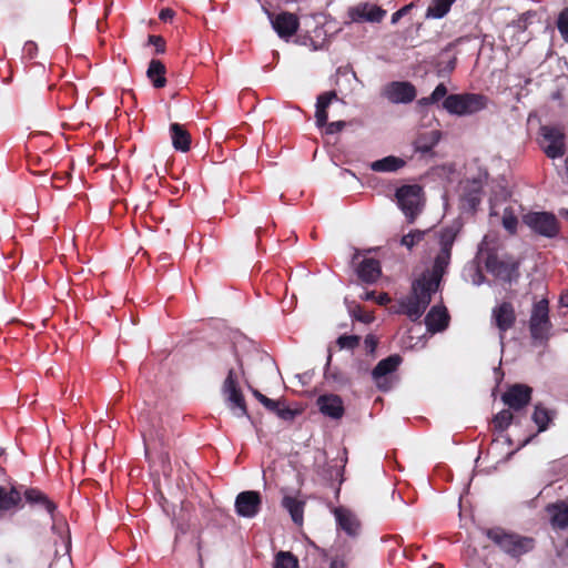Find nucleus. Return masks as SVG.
Masks as SVG:
<instances>
[{"instance_id": "nucleus-43", "label": "nucleus", "mask_w": 568, "mask_h": 568, "mask_svg": "<svg viewBox=\"0 0 568 568\" xmlns=\"http://www.w3.org/2000/svg\"><path fill=\"white\" fill-rule=\"evenodd\" d=\"M432 141L430 142H424L422 138H419L416 141V149L422 153H428L432 151V149L435 146V144L438 142L439 133L437 131H433L432 133Z\"/></svg>"}, {"instance_id": "nucleus-19", "label": "nucleus", "mask_w": 568, "mask_h": 568, "mask_svg": "<svg viewBox=\"0 0 568 568\" xmlns=\"http://www.w3.org/2000/svg\"><path fill=\"white\" fill-rule=\"evenodd\" d=\"M317 406L323 415L331 417L333 419H339L344 415L343 400L338 395H321L317 398Z\"/></svg>"}, {"instance_id": "nucleus-8", "label": "nucleus", "mask_w": 568, "mask_h": 568, "mask_svg": "<svg viewBox=\"0 0 568 568\" xmlns=\"http://www.w3.org/2000/svg\"><path fill=\"white\" fill-rule=\"evenodd\" d=\"M523 222L537 235L555 239L560 232V222L551 212H529L523 216Z\"/></svg>"}, {"instance_id": "nucleus-44", "label": "nucleus", "mask_w": 568, "mask_h": 568, "mask_svg": "<svg viewBox=\"0 0 568 568\" xmlns=\"http://www.w3.org/2000/svg\"><path fill=\"white\" fill-rule=\"evenodd\" d=\"M416 7V1H412L408 4L402 7L399 10L392 14L390 22L396 24L403 17L408 14Z\"/></svg>"}, {"instance_id": "nucleus-6", "label": "nucleus", "mask_w": 568, "mask_h": 568, "mask_svg": "<svg viewBox=\"0 0 568 568\" xmlns=\"http://www.w3.org/2000/svg\"><path fill=\"white\" fill-rule=\"evenodd\" d=\"M538 143L545 155L551 160L561 159L568 152L566 134L557 125H541Z\"/></svg>"}, {"instance_id": "nucleus-1", "label": "nucleus", "mask_w": 568, "mask_h": 568, "mask_svg": "<svg viewBox=\"0 0 568 568\" xmlns=\"http://www.w3.org/2000/svg\"><path fill=\"white\" fill-rule=\"evenodd\" d=\"M479 255L484 260L488 273L504 283L510 284L519 277V261L508 253L499 254L496 247H490L486 240L479 246Z\"/></svg>"}, {"instance_id": "nucleus-58", "label": "nucleus", "mask_w": 568, "mask_h": 568, "mask_svg": "<svg viewBox=\"0 0 568 568\" xmlns=\"http://www.w3.org/2000/svg\"><path fill=\"white\" fill-rule=\"evenodd\" d=\"M418 104L426 106V105H429V104H434V101H430L429 97H425V98H422V99L418 100Z\"/></svg>"}, {"instance_id": "nucleus-40", "label": "nucleus", "mask_w": 568, "mask_h": 568, "mask_svg": "<svg viewBox=\"0 0 568 568\" xmlns=\"http://www.w3.org/2000/svg\"><path fill=\"white\" fill-rule=\"evenodd\" d=\"M281 465H276L275 462L272 463V465H270L264 471H263V476H264V480L265 483H273L275 484L276 486L280 484L281 481Z\"/></svg>"}, {"instance_id": "nucleus-51", "label": "nucleus", "mask_w": 568, "mask_h": 568, "mask_svg": "<svg viewBox=\"0 0 568 568\" xmlns=\"http://www.w3.org/2000/svg\"><path fill=\"white\" fill-rule=\"evenodd\" d=\"M535 16V12L532 11H527L525 13H523L519 18H518V21H517V24L519 28L521 29H526L527 28V23H528V20Z\"/></svg>"}, {"instance_id": "nucleus-62", "label": "nucleus", "mask_w": 568, "mask_h": 568, "mask_svg": "<svg viewBox=\"0 0 568 568\" xmlns=\"http://www.w3.org/2000/svg\"><path fill=\"white\" fill-rule=\"evenodd\" d=\"M535 436H536V435H532V436H529L528 438H526V439L523 442L521 447H523V446H526L528 443H530V442H531V439H532Z\"/></svg>"}, {"instance_id": "nucleus-5", "label": "nucleus", "mask_w": 568, "mask_h": 568, "mask_svg": "<svg viewBox=\"0 0 568 568\" xmlns=\"http://www.w3.org/2000/svg\"><path fill=\"white\" fill-rule=\"evenodd\" d=\"M532 342L547 343L551 336L552 323L549 316V301L541 298L532 304L528 323Z\"/></svg>"}, {"instance_id": "nucleus-11", "label": "nucleus", "mask_w": 568, "mask_h": 568, "mask_svg": "<svg viewBox=\"0 0 568 568\" xmlns=\"http://www.w3.org/2000/svg\"><path fill=\"white\" fill-rule=\"evenodd\" d=\"M484 183L485 181L480 175L460 182V202L463 209L473 212L477 210L484 194Z\"/></svg>"}, {"instance_id": "nucleus-18", "label": "nucleus", "mask_w": 568, "mask_h": 568, "mask_svg": "<svg viewBox=\"0 0 568 568\" xmlns=\"http://www.w3.org/2000/svg\"><path fill=\"white\" fill-rule=\"evenodd\" d=\"M450 256L452 251L440 248L439 253L435 257L433 268L424 272L419 277H425L426 282H428L433 287L438 288L442 277L450 262Z\"/></svg>"}, {"instance_id": "nucleus-41", "label": "nucleus", "mask_w": 568, "mask_h": 568, "mask_svg": "<svg viewBox=\"0 0 568 568\" xmlns=\"http://www.w3.org/2000/svg\"><path fill=\"white\" fill-rule=\"evenodd\" d=\"M557 28L565 40L568 43V7H566L558 16Z\"/></svg>"}, {"instance_id": "nucleus-2", "label": "nucleus", "mask_w": 568, "mask_h": 568, "mask_svg": "<svg viewBox=\"0 0 568 568\" xmlns=\"http://www.w3.org/2000/svg\"><path fill=\"white\" fill-rule=\"evenodd\" d=\"M438 288L433 287L425 277H418L412 283L408 296L398 303L397 313L405 314L413 322L418 321L432 302V295Z\"/></svg>"}, {"instance_id": "nucleus-59", "label": "nucleus", "mask_w": 568, "mask_h": 568, "mask_svg": "<svg viewBox=\"0 0 568 568\" xmlns=\"http://www.w3.org/2000/svg\"><path fill=\"white\" fill-rule=\"evenodd\" d=\"M564 158H565V160H564L562 171L568 176V152H567L566 156H564Z\"/></svg>"}, {"instance_id": "nucleus-17", "label": "nucleus", "mask_w": 568, "mask_h": 568, "mask_svg": "<svg viewBox=\"0 0 568 568\" xmlns=\"http://www.w3.org/2000/svg\"><path fill=\"white\" fill-rule=\"evenodd\" d=\"M263 12L270 20L274 31L281 39H284V11L282 9V0H257Z\"/></svg>"}, {"instance_id": "nucleus-29", "label": "nucleus", "mask_w": 568, "mask_h": 568, "mask_svg": "<svg viewBox=\"0 0 568 568\" xmlns=\"http://www.w3.org/2000/svg\"><path fill=\"white\" fill-rule=\"evenodd\" d=\"M406 162L397 156L388 155L372 162L371 169L375 172H396L404 168Z\"/></svg>"}, {"instance_id": "nucleus-14", "label": "nucleus", "mask_w": 568, "mask_h": 568, "mask_svg": "<svg viewBox=\"0 0 568 568\" xmlns=\"http://www.w3.org/2000/svg\"><path fill=\"white\" fill-rule=\"evenodd\" d=\"M532 388L525 384H514L501 395L503 403L509 409L518 412L531 400Z\"/></svg>"}, {"instance_id": "nucleus-33", "label": "nucleus", "mask_w": 568, "mask_h": 568, "mask_svg": "<svg viewBox=\"0 0 568 568\" xmlns=\"http://www.w3.org/2000/svg\"><path fill=\"white\" fill-rule=\"evenodd\" d=\"M531 419L537 425L538 433H542L548 428V426L551 422L550 412L546 407H544L541 404H537L535 406V410L532 413Z\"/></svg>"}, {"instance_id": "nucleus-45", "label": "nucleus", "mask_w": 568, "mask_h": 568, "mask_svg": "<svg viewBox=\"0 0 568 568\" xmlns=\"http://www.w3.org/2000/svg\"><path fill=\"white\" fill-rule=\"evenodd\" d=\"M518 220L513 214H504L503 216V226L510 233L515 234L517 231Z\"/></svg>"}, {"instance_id": "nucleus-25", "label": "nucleus", "mask_w": 568, "mask_h": 568, "mask_svg": "<svg viewBox=\"0 0 568 568\" xmlns=\"http://www.w3.org/2000/svg\"><path fill=\"white\" fill-rule=\"evenodd\" d=\"M170 132H171L172 145L175 150L181 151V152H186L190 150L191 135L184 129L183 125H181L179 123H172L170 125Z\"/></svg>"}, {"instance_id": "nucleus-50", "label": "nucleus", "mask_w": 568, "mask_h": 568, "mask_svg": "<svg viewBox=\"0 0 568 568\" xmlns=\"http://www.w3.org/2000/svg\"><path fill=\"white\" fill-rule=\"evenodd\" d=\"M329 478H336L338 480V485H341L344 480L343 478V468L334 465L328 468Z\"/></svg>"}, {"instance_id": "nucleus-28", "label": "nucleus", "mask_w": 568, "mask_h": 568, "mask_svg": "<svg viewBox=\"0 0 568 568\" xmlns=\"http://www.w3.org/2000/svg\"><path fill=\"white\" fill-rule=\"evenodd\" d=\"M21 503V493L11 487L9 490L0 486V511H9L18 507Z\"/></svg>"}, {"instance_id": "nucleus-63", "label": "nucleus", "mask_w": 568, "mask_h": 568, "mask_svg": "<svg viewBox=\"0 0 568 568\" xmlns=\"http://www.w3.org/2000/svg\"><path fill=\"white\" fill-rule=\"evenodd\" d=\"M261 359L264 361L265 365H267V366H270L272 364L271 359L267 356H262Z\"/></svg>"}, {"instance_id": "nucleus-35", "label": "nucleus", "mask_w": 568, "mask_h": 568, "mask_svg": "<svg viewBox=\"0 0 568 568\" xmlns=\"http://www.w3.org/2000/svg\"><path fill=\"white\" fill-rule=\"evenodd\" d=\"M253 394L265 406V408L272 413H275L280 418H284V407L281 406L278 400H273L258 390H254Z\"/></svg>"}, {"instance_id": "nucleus-56", "label": "nucleus", "mask_w": 568, "mask_h": 568, "mask_svg": "<svg viewBox=\"0 0 568 568\" xmlns=\"http://www.w3.org/2000/svg\"><path fill=\"white\" fill-rule=\"evenodd\" d=\"M296 377L300 379L302 385H307V384H310V382L312 379V374L304 373V374H301V375H296Z\"/></svg>"}, {"instance_id": "nucleus-36", "label": "nucleus", "mask_w": 568, "mask_h": 568, "mask_svg": "<svg viewBox=\"0 0 568 568\" xmlns=\"http://www.w3.org/2000/svg\"><path fill=\"white\" fill-rule=\"evenodd\" d=\"M425 233V231L413 230L402 237L400 244L408 250H412L415 245L424 240Z\"/></svg>"}, {"instance_id": "nucleus-23", "label": "nucleus", "mask_w": 568, "mask_h": 568, "mask_svg": "<svg viewBox=\"0 0 568 568\" xmlns=\"http://www.w3.org/2000/svg\"><path fill=\"white\" fill-rule=\"evenodd\" d=\"M547 511L551 515V525L554 528L566 529L568 527V504L559 500L547 506Z\"/></svg>"}, {"instance_id": "nucleus-22", "label": "nucleus", "mask_w": 568, "mask_h": 568, "mask_svg": "<svg viewBox=\"0 0 568 568\" xmlns=\"http://www.w3.org/2000/svg\"><path fill=\"white\" fill-rule=\"evenodd\" d=\"M357 275L365 283H374L382 274L381 263L373 257L364 258L357 266Z\"/></svg>"}, {"instance_id": "nucleus-54", "label": "nucleus", "mask_w": 568, "mask_h": 568, "mask_svg": "<svg viewBox=\"0 0 568 568\" xmlns=\"http://www.w3.org/2000/svg\"><path fill=\"white\" fill-rule=\"evenodd\" d=\"M274 568H284V551L280 550L275 556Z\"/></svg>"}, {"instance_id": "nucleus-10", "label": "nucleus", "mask_w": 568, "mask_h": 568, "mask_svg": "<svg viewBox=\"0 0 568 568\" xmlns=\"http://www.w3.org/2000/svg\"><path fill=\"white\" fill-rule=\"evenodd\" d=\"M402 361L400 355L394 354L377 363L372 371V377L378 389L387 392L392 388V374L397 371Z\"/></svg>"}, {"instance_id": "nucleus-31", "label": "nucleus", "mask_w": 568, "mask_h": 568, "mask_svg": "<svg viewBox=\"0 0 568 568\" xmlns=\"http://www.w3.org/2000/svg\"><path fill=\"white\" fill-rule=\"evenodd\" d=\"M456 0H432L426 13L425 19H442L450 10Z\"/></svg>"}, {"instance_id": "nucleus-21", "label": "nucleus", "mask_w": 568, "mask_h": 568, "mask_svg": "<svg viewBox=\"0 0 568 568\" xmlns=\"http://www.w3.org/2000/svg\"><path fill=\"white\" fill-rule=\"evenodd\" d=\"M338 527L348 536L355 537L359 532L361 524L356 516L348 509L339 507L335 509Z\"/></svg>"}, {"instance_id": "nucleus-60", "label": "nucleus", "mask_w": 568, "mask_h": 568, "mask_svg": "<svg viewBox=\"0 0 568 568\" xmlns=\"http://www.w3.org/2000/svg\"><path fill=\"white\" fill-rule=\"evenodd\" d=\"M364 300H376L375 292H367Z\"/></svg>"}, {"instance_id": "nucleus-37", "label": "nucleus", "mask_w": 568, "mask_h": 568, "mask_svg": "<svg viewBox=\"0 0 568 568\" xmlns=\"http://www.w3.org/2000/svg\"><path fill=\"white\" fill-rule=\"evenodd\" d=\"M457 236V231L454 227H446L442 230L439 236V245L440 248H446V251H452L454 242Z\"/></svg>"}, {"instance_id": "nucleus-49", "label": "nucleus", "mask_w": 568, "mask_h": 568, "mask_svg": "<svg viewBox=\"0 0 568 568\" xmlns=\"http://www.w3.org/2000/svg\"><path fill=\"white\" fill-rule=\"evenodd\" d=\"M324 126H326L327 134H334V133L341 132L344 129L345 122L344 121H334L331 123L327 122Z\"/></svg>"}, {"instance_id": "nucleus-15", "label": "nucleus", "mask_w": 568, "mask_h": 568, "mask_svg": "<svg viewBox=\"0 0 568 568\" xmlns=\"http://www.w3.org/2000/svg\"><path fill=\"white\" fill-rule=\"evenodd\" d=\"M491 318L499 331L500 338L503 339L505 333L516 323L517 316L514 305L510 302H501L493 308Z\"/></svg>"}, {"instance_id": "nucleus-57", "label": "nucleus", "mask_w": 568, "mask_h": 568, "mask_svg": "<svg viewBox=\"0 0 568 568\" xmlns=\"http://www.w3.org/2000/svg\"><path fill=\"white\" fill-rule=\"evenodd\" d=\"M329 568H345V562L341 559H333Z\"/></svg>"}, {"instance_id": "nucleus-16", "label": "nucleus", "mask_w": 568, "mask_h": 568, "mask_svg": "<svg viewBox=\"0 0 568 568\" xmlns=\"http://www.w3.org/2000/svg\"><path fill=\"white\" fill-rule=\"evenodd\" d=\"M261 507V497L257 491L246 490L236 496L235 510L241 517L253 518Z\"/></svg>"}, {"instance_id": "nucleus-55", "label": "nucleus", "mask_w": 568, "mask_h": 568, "mask_svg": "<svg viewBox=\"0 0 568 568\" xmlns=\"http://www.w3.org/2000/svg\"><path fill=\"white\" fill-rule=\"evenodd\" d=\"M375 301H376V302H377V304H379V305H386L387 303H389V302H390V297H389V295H388L387 293H381V294L376 297V300H375Z\"/></svg>"}, {"instance_id": "nucleus-48", "label": "nucleus", "mask_w": 568, "mask_h": 568, "mask_svg": "<svg viewBox=\"0 0 568 568\" xmlns=\"http://www.w3.org/2000/svg\"><path fill=\"white\" fill-rule=\"evenodd\" d=\"M378 339L376 336L368 334L364 339V346L368 354H373L377 347Z\"/></svg>"}, {"instance_id": "nucleus-47", "label": "nucleus", "mask_w": 568, "mask_h": 568, "mask_svg": "<svg viewBox=\"0 0 568 568\" xmlns=\"http://www.w3.org/2000/svg\"><path fill=\"white\" fill-rule=\"evenodd\" d=\"M149 43L155 45L156 53H163L165 51L164 39L160 36H149Z\"/></svg>"}, {"instance_id": "nucleus-26", "label": "nucleus", "mask_w": 568, "mask_h": 568, "mask_svg": "<svg viewBox=\"0 0 568 568\" xmlns=\"http://www.w3.org/2000/svg\"><path fill=\"white\" fill-rule=\"evenodd\" d=\"M457 58L452 54V44L444 48L438 54L435 68L438 75H447L456 68Z\"/></svg>"}, {"instance_id": "nucleus-12", "label": "nucleus", "mask_w": 568, "mask_h": 568, "mask_svg": "<svg viewBox=\"0 0 568 568\" xmlns=\"http://www.w3.org/2000/svg\"><path fill=\"white\" fill-rule=\"evenodd\" d=\"M383 95L392 103L406 104L415 100L417 91L408 81H393L384 88Z\"/></svg>"}, {"instance_id": "nucleus-13", "label": "nucleus", "mask_w": 568, "mask_h": 568, "mask_svg": "<svg viewBox=\"0 0 568 568\" xmlns=\"http://www.w3.org/2000/svg\"><path fill=\"white\" fill-rule=\"evenodd\" d=\"M386 10L377 4L368 2H361L356 6L349 7L347 16L352 22H381L385 16Z\"/></svg>"}, {"instance_id": "nucleus-4", "label": "nucleus", "mask_w": 568, "mask_h": 568, "mask_svg": "<svg viewBox=\"0 0 568 568\" xmlns=\"http://www.w3.org/2000/svg\"><path fill=\"white\" fill-rule=\"evenodd\" d=\"M488 99L480 93H454L446 97L443 108L450 114L464 116L487 108Z\"/></svg>"}, {"instance_id": "nucleus-20", "label": "nucleus", "mask_w": 568, "mask_h": 568, "mask_svg": "<svg viewBox=\"0 0 568 568\" xmlns=\"http://www.w3.org/2000/svg\"><path fill=\"white\" fill-rule=\"evenodd\" d=\"M449 314L444 306H433L425 317V325L429 332H442L448 326Z\"/></svg>"}, {"instance_id": "nucleus-34", "label": "nucleus", "mask_w": 568, "mask_h": 568, "mask_svg": "<svg viewBox=\"0 0 568 568\" xmlns=\"http://www.w3.org/2000/svg\"><path fill=\"white\" fill-rule=\"evenodd\" d=\"M513 420L511 409H503L494 416L493 427L496 432L503 433L511 425Z\"/></svg>"}, {"instance_id": "nucleus-38", "label": "nucleus", "mask_w": 568, "mask_h": 568, "mask_svg": "<svg viewBox=\"0 0 568 568\" xmlns=\"http://www.w3.org/2000/svg\"><path fill=\"white\" fill-rule=\"evenodd\" d=\"M349 313H351V316L357 321V322H361V323H364V324H369L374 321V315L372 312H368L366 311L363 306L361 305H354L351 310H349Z\"/></svg>"}, {"instance_id": "nucleus-7", "label": "nucleus", "mask_w": 568, "mask_h": 568, "mask_svg": "<svg viewBox=\"0 0 568 568\" xmlns=\"http://www.w3.org/2000/svg\"><path fill=\"white\" fill-rule=\"evenodd\" d=\"M396 199L399 209L405 214L409 224L414 223L422 212L423 189L417 184L403 185L396 190Z\"/></svg>"}, {"instance_id": "nucleus-3", "label": "nucleus", "mask_w": 568, "mask_h": 568, "mask_svg": "<svg viewBox=\"0 0 568 568\" xmlns=\"http://www.w3.org/2000/svg\"><path fill=\"white\" fill-rule=\"evenodd\" d=\"M485 535L505 554L518 558L535 548V539L508 532L501 527L485 529Z\"/></svg>"}, {"instance_id": "nucleus-39", "label": "nucleus", "mask_w": 568, "mask_h": 568, "mask_svg": "<svg viewBox=\"0 0 568 568\" xmlns=\"http://www.w3.org/2000/svg\"><path fill=\"white\" fill-rule=\"evenodd\" d=\"M361 337L358 335H341L336 339V344L339 347V349H355L359 346Z\"/></svg>"}, {"instance_id": "nucleus-9", "label": "nucleus", "mask_w": 568, "mask_h": 568, "mask_svg": "<svg viewBox=\"0 0 568 568\" xmlns=\"http://www.w3.org/2000/svg\"><path fill=\"white\" fill-rule=\"evenodd\" d=\"M239 377L233 368H230L222 385V395L225 404L235 417L247 416L244 396L239 387Z\"/></svg>"}, {"instance_id": "nucleus-27", "label": "nucleus", "mask_w": 568, "mask_h": 568, "mask_svg": "<svg viewBox=\"0 0 568 568\" xmlns=\"http://www.w3.org/2000/svg\"><path fill=\"white\" fill-rule=\"evenodd\" d=\"M24 498L29 504H37L42 506L54 519L55 504L51 501L45 494L36 488H29L24 491Z\"/></svg>"}, {"instance_id": "nucleus-52", "label": "nucleus", "mask_w": 568, "mask_h": 568, "mask_svg": "<svg viewBox=\"0 0 568 568\" xmlns=\"http://www.w3.org/2000/svg\"><path fill=\"white\" fill-rule=\"evenodd\" d=\"M286 568H298L297 558L290 551H286Z\"/></svg>"}, {"instance_id": "nucleus-32", "label": "nucleus", "mask_w": 568, "mask_h": 568, "mask_svg": "<svg viewBox=\"0 0 568 568\" xmlns=\"http://www.w3.org/2000/svg\"><path fill=\"white\" fill-rule=\"evenodd\" d=\"M304 506L305 501L286 496V510L288 511L294 524L297 526L303 525Z\"/></svg>"}, {"instance_id": "nucleus-64", "label": "nucleus", "mask_w": 568, "mask_h": 568, "mask_svg": "<svg viewBox=\"0 0 568 568\" xmlns=\"http://www.w3.org/2000/svg\"><path fill=\"white\" fill-rule=\"evenodd\" d=\"M285 413H286V416H287V415L293 416V412H292L288 407H286Z\"/></svg>"}, {"instance_id": "nucleus-30", "label": "nucleus", "mask_w": 568, "mask_h": 568, "mask_svg": "<svg viewBox=\"0 0 568 568\" xmlns=\"http://www.w3.org/2000/svg\"><path fill=\"white\" fill-rule=\"evenodd\" d=\"M165 65L160 60H151L146 71V77L150 79L154 88H163L166 83Z\"/></svg>"}, {"instance_id": "nucleus-61", "label": "nucleus", "mask_w": 568, "mask_h": 568, "mask_svg": "<svg viewBox=\"0 0 568 568\" xmlns=\"http://www.w3.org/2000/svg\"><path fill=\"white\" fill-rule=\"evenodd\" d=\"M292 240H294V242L297 241V235L295 234V232H292V234L286 237V243H290Z\"/></svg>"}, {"instance_id": "nucleus-24", "label": "nucleus", "mask_w": 568, "mask_h": 568, "mask_svg": "<svg viewBox=\"0 0 568 568\" xmlns=\"http://www.w3.org/2000/svg\"><path fill=\"white\" fill-rule=\"evenodd\" d=\"M337 99L335 91H327L318 95L316 102L315 120L318 128H323L327 123V109L333 100Z\"/></svg>"}, {"instance_id": "nucleus-53", "label": "nucleus", "mask_w": 568, "mask_h": 568, "mask_svg": "<svg viewBox=\"0 0 568 568\" xmlns=\"http://www.w3.org/2000/svg\"><path fill=\"white\" fill-rule=\"evenodd\" d=\"M174 17V11L172 9H169V8H165V9H162L160 14H159V18L162 20V21H169V20H172Z\"/></svg>"}, {"instance_id": "nucleus-46", "label": "nucleus", "mask_w": 568, "mask_h": 568, "mask_svg": "<svg viewBox=\"0 0 568 568\" xmlns=\"http://www.w3.org/2000/svg\"><path fill=\"white\" fill-rule=\"evenodd\" d=\"M447 97V88L444 83H439L433 93L429 95V100L434 101V103L439 102L442 99H446Z\"/></svg>"}, {"instance_id": "nucleus-42", "label": "nucleus", "mask_w": 568, "mask_h": 568, "mask_svg": "<svg viewBox=\"0 0 568 568\" xmlns=\"http://www.w3.org/2000/svg\"><path fill=\"white\" fill-rule=\"evenodd\" d=\"M300 27L298 18L295 14L286 12V42L296 33Z\"/></svg>"}]
</instances>
